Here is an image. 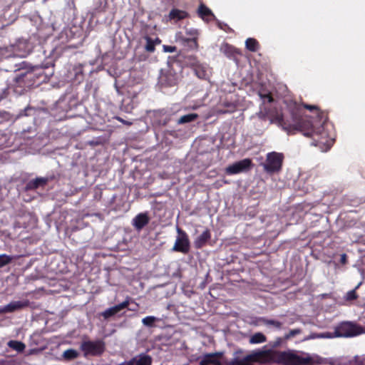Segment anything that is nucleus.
<instances>
[{"mask_svg": "<svg viewBox=\"0 0 365 365\" xmlns=\"http://www.w3.org/2000/svg\"><path fill=\"white\" fill-rule=\"evenodd\" d=\"M198 118V115L197 113H189L185 115L181 116L178 120V124H185L187 123L192 122Z\"/></svg>", "mask_w": 365, "mask_h": 365, "instance_id": "nucleus-25", "label": "nucleus"}, {"mask_svg": "<svg viewBox=\"0 0 365 365\" xmlns=\"http://www.w3.org/2000/svg\"><path fill=\"white\" fill-rule=\"evenodd\" d=\"M176 50H177V48L175 46H168V45H164L163 46V51L165 52L173 53V52L176 51Z\"/></svg>", "mask_w": 365, "mask_h": 365, "instance_id": "nucleus-38", "label": "nucleus"}, {"mask_svg": "<svg viewBox=\"0 0 365 365\" xmlns=\"http://www.w3.org/2000/svg\"><path fill=\"white\" fill-rule=\"evenodd\" d=\"M80 349L83 352L85 357L88 356H101L105 351V343L101 340L83 341Z\"/></svg>", "mask_w": 365, "mask_h": 365, "instance_id": "nucleus-6", "label": "nucleus"}, {"mask_svg": "<svg viewBox=\"0 0 365 365\" xmlns=\"http://www.w3.org/2000/svg\"><path fill=\"white\" fill-rule=\"evenodd\" d=\"M211 233L209 229H206L200 236L194 241V245L196 249L202 248L206 243L210 240Z\"/></svg>", "mask_w": 365, "mask_h": 365, "instance_id": "nucleus-20", "label": "nucleus"}, {"mask_svg": "<svg viewBox=\"0 0 365 365\" xmlns=\"http://www.w3.org/2000/svg\"><path fill=\"white\" fill-rule=\"evenodd\" d=\"M143 39H145V41L146 42V43L145 45V50L149 53L154 52L155 50V46L158 45L161 43V40L158 37H156L155 38H153L152 37H150L148 35H145L143 37Z\"/></svg>", "mask_w": 365, "mask_h": 365, "instance_id": "nucleus-21", "label": "nucleus"}, {"mask_svg": "<svg viewBox=\"0 0 365 365\" xmlns=\"http://www.w3.org/2000/svg\"><path fill=\"white\" fill-rule=\"evenodd\" d=\"M220 50L226 57L235 61L236 63L239 61V56H242V53L238 48L228 43H222Z\"/></svg>", "mask_w": 365, "mask_h": 365, "instance_id": "nucleus-11", "label": "nucleus"}, {"mask_svg": "<svg viewBox=\"0 0 365 365\" xmlns=\"http://www.w3.org/2000/svg\"><path fill=\"white\" fill-rule=\"evenodd\" d=\"M299 333H300L299 329H292L289 331V333L288 334L285 335L284 339H288L290 337L294 336Z\"/></svg>", "mask_w": 365, "mask_h": 365, "instance_id": "nucleus-36", "label": "nucleus"}, {"mask_svg": "<svg viewBox=\"0 0 365 365\" xmlns=\"http://www.w3.org/2000/svg\"><path fill=\"white\" fill-rule=\"evenodd\" d=\"M178 81V74L171 70L162 73L160 76V83L162 86L171 87L177 85Z\"/></svg>", "mask_w": 365, "mask_h": 365, "instance_id": "nucleus-12", "label": "nucleus"}, {"mask_svg": "<svg viewBox=\"0 0 365 365\" xmlns=\"http://www.w3.org/2000/svg\"><path fill=\"white\" fill-rule=\"evenodd\" d=\"M358 298V295L356 292V289L349 291L346 293V299L347 301H352Z\"/></svg>", "mask_w": 365, "mask_h": 365, "instance_id": "nucleus-33", "label": "nucleus"}, {"mask_svg": "<svg viewBox=\"0 0 365 365\" xmlns=\"http://www.w3.org/2000/svg\"><path fill=\"white\" fill-rule=\"evenodd\" d=\"M184 45L190 49H197L198 47L197 38H187L183 39Z\"/></svg>", "mask_w": 365, "mask_h": 365, "instance_id": "nucleus-28", "label": "nucleus"}, {"mask_svg": "<svg viewBox=\"0 0 365 365\" xmlns=\"http://www.w3.org/2000/svg\"><path fill=\"white\" fill-rule=\"evenodd\" d=\"M158 319L153 316H148L142 319V322L145 326L153 327Z\"/></svg>", "mask_w": 365, "mask_h": 365, "instance_id": "nucleus-29", "label": "nucleus"}, {"mask_svg": "<svg viewBox=\"0 0 365 365\" xmlns=\"http://www.w3.org/2000/svg\"><path fill=\"white\" fill-rule=\"evenodd\" d=\"M78 352L76 350L72 349H67L63 353V357L65 360L67 361L75 359L78 356Z\"/></svg>", "mask_w": 365, "mask_h": 365, "instance_id": "nucleus-27", "label": "nucleus"}, {"mask_svg": "<svg viewBox=\"0 0 365 365\" xmlns=\"http://www.w3.org/2000/svg\"><path fill=\"white\" fill-rule=\"evenodd\" d=\"M48 178H36L28 182L25 186V190H34L39 187H43L48 182Z\"/></svg>", "mask_w": 365, "mask_h": 365, "instance_id": "nucleus-16", "label": "nucleus"}, {"mask_svg": "<svg viewBox=\"0 0 365 365\" xmlns=\"http://www.w3.org/2000/svg\"><path fill=\"white\" fill-rule=\"evenodd\" d=\"M195 72L196 76L199 78L205 79L207 76L206 71L200 66L196 67L195 69Z\"/></svg>", "mask_w": 365, "mask_h": 365, "instance_id": "nucleus-32", "label": "nucleus"}, {"mask_svg": "<svg viewBox=\"0 0 365 365\" xmlns=\"http://www.w3.org/2000/svg\"><path fill=\"white\" fill-rule=\"evenodd\" d=\"M340 262L342 264H346L347 262V255L346 254L341 255Z\"/></svg>", "mask_w": 365, "mask_h": 365, "instance_id": "nucleus-39", "label": "nucleus"}, {"mask_svg": "<svg viewBox=\"0 0 365 365\" xmlns=\"http://www.w3.org/2000/svg\"><path fill=\"white\" fill-rule=\"evenodd\" d=\"M12 259L13 257L9 255L5 254L0 255V268L11 263Z\"/></svg>", "mask_w": 365, "mask_h": 365, "instance_id": "nucleus-30", "label": "nucleus"}, {"mask_svg": "<svg viewBox=\"0 0 365 365\" xmlns=\"http://www.w3.org/2000/svg\"><path fill=\"white\" fill-rule=\"evenodd\" d=\"M117 119H118L119 121H120V122H124V120H123L122 118H119V117H118Z\"/></svg>", "mask_w": 365, "mask_h": 365, "instance_id": "nucleus-43", "label": "nucleus"}, {"mask_svg": "<svg viewBox=\"0 0 365 365\" xmlns=\"http://www.w3.org/2000/svg\"><path fill=\"white\" fill-rule=\"evenodd\" d=\"M177 232L178 233V236L176 238L172 250L183 254H187L190 248V243L188 235L180 227L177 228Z\"/></svg>", "mask_w": 365, "mask_h": 365, "instance_id": "nucleus-9", "label": "nucleus"}, {"mask_svg": "<svg viewBox=\"0 0 365 365\" xmlns=\"http://www.w3.org/2000/svg\"><path fill=\"white\" fill-rule=\"evenodd\" d=\"M30 306V302L28 299L23 301H13L6 304V309L9 313H12L16 311L21 310Z\"/></svg>", "mask_w": 365, "mask_h": 365, "instance_id": "nucleus-18", "label": "nucleus"}, {"mask_svg": "<svg viewBox=\"0 0 365 365\" xmlns=\"http://www.w3.org/2000/svg\"><path fill=\"white\" fill-rule=\"evenodd\" d=\"M197 15L204 21H209L215 18L214 14L203 3H200L197 9Z\"/></svg>", "mask_w": 365, "mask_h": 365, "instance_id": "nucleus-19", "label": "nucleus"}, {"mask_svg": "<svg viewBox=\"0 0 365 365\" xmlns=\"http://www.w3.org/2000/svg\"><path fill=\"white\" fill-rule=\"evenodd\" d=\"M218 26L220 29L226 31L227 29H230L229 26L227 24H222L219 22Z\"/></svg>", "mask_w": 365, "mask_h": 365, "instance_id": "nucleus-41", "label": "nucleus"}, {"mask_svg": "<svg viewBox=\"0 0 365 365\" xmlns=\"http://www.w3.org/2000/svg\"><path fill=\"white\" fill-rule=\"evenodd\" d=\"M362 333L361 327L352 322H344L335 329L334 336L336 337H353Z\"/></svg>", "mask_w": 365, "mask_h": 365, "instance_id": "nucleus-7", "label": "nucleus"}, {"mask_svg": "<svg viewBox=\"0 0 365 365\" xmlns=\"http://www.w3.org/2000/svg\"><path fill=\"white\" fill-rule=\"evenodd\" d=\"M9 313L6 309V305L0 307V314Z\"/></svg>", "mask_w": 365, "mask_h": 365, "instance_id": "nucleus-42", "label": "nucleus"}, {"mask_svg": "<svg viewBox=\"0 0 365 365\" xmlns=\"http://www.w3.org/2000/svg\"><path fill=\"white\" fill-rule=\"evenodd\" d=\"M265 324L267 325H272L277 329H280L282 327V323L274 319H267L265 321Z\"/></svg>", "mask_w": 365, "mask_h": 365, "instance_id": "nucleus-35", "label": "nucleus"}, {"mask_svg": "<svg viewBox=\"0 0 365 365\" xmlns=\"http://www.w3.org/2000/svg\"><path fill=\"white\" fill-rule=\"evenodd\" d=\"M222 356V352H215L203 355L200 361V365H222L220 359Z\"/></svg>", "mask_w": 365, "mask_h": 365, "instance_id": "nucleus-13", "label": "nucleus"}, {"mask_svg": "<svg viewBox=\"0 0 365 365\" xmlns=\"http://www.w3.org/2000/svg\"><path fill=\"white\" fill-rule=\"evenodd\" d=\"M254 166L250 158H245L230 165L225 168V173L227 175H236L241 173L250 171Z\"/></svg>", "mask_w": 365, "mask_h": 365, "instance_id": "nucleus-8", "label": "nucleus"}, {"mask_svg": "<svg viewBox=\"0 0 365 365\" xmlns=\"http://www.w3.org/2000/svg\"><path fill=\"white\" fill-rule=\"evenodd\" d=\"M259 96L260 98L262 99L264 101H267L268 103H272L274 101V98L270 92L266 93V92H263V91H259Z\"/></svg>", "mask_w": 365, "mask_h": 365, "instance_id": "nucleus-31", "label": "nucleus"}, {"mask_svg": "<svg viewBox=\"0 0 365 365\" xmlns=\"http://www.w3.org/2000/svg\"><path fill=\"white\" fill-rule=\"evenodd\" d=\"M48 81V76L45 73V68L36 66L31 70L21 73L14 79L13 90L16 94L21 95L28 89L38 86Z\"/></svg>", "mask_w": 365, "mask_h": 365, "instance_id": "nucleus-2", "label": "nucleus"}, {"mask_svg": "<svg viewBox=\"0 0 365 365\" xmlns=\"http://www.w3.org/2000/svg\"><path fill=\"white\" fill-rule=\"evenodd\" d=\"M264 363L274 362L283 365H314V360L307 356H301L290 351H279L272 349L262 351Z\"/></svg>", "mask_w": 365, "mask_h": 365, "instance_id": "nucleus-3", "label": "nucleus"}, {"mask_svg": "<svg viewBox=\"0 0 365 365\" xmlns=\"http://www.w3.org/2000/svg\"><path fill=\"white\" fill-rule=\"evenodd\" d=\"M130 304L129 299H126L124 302L113 306L112 307H110L107 309H106L104 312H103L101 315L105 319H108L111 317H113L117 313H118L120 311H121L123 309H125L128 307Z\"/></svg>", "mask_w": 365, "mask_h": 365, "instance_id": "nucleus-14", "label": "nucleus"}, {"mask_svg": "<svg viewBox=\"0 0 365 365\" xmlns=\"http://www.w3.org/2000/svg\"><path fill=\"white\" fill-rule=\"evenodd\" d=\"M150 222V217L147 212L138 214L133 220V227L138 231L145 227Z\"/></svg>", "mask_w": 365, "mask_h": 365, "instance_id": "nucleus-15", "label": "nucleus"}, {"mask_svg": "<svg viewBox=\"0 0 365 365\" xmlns=\"http://www.w3.org/2000/svg\"><path fill=\"white\" fill-rule=\"evenodd\" d=\"M289 113L291 120L285 119L282 113L270 112L269 120L272 123H276L286 130L288 133L292 130L299 131L304 135L312 138V145L319 146L320 148L327 150L331 148L333 140L325 130V123L321 122L315 123L304 119L302 110L295 101L286 99L284 101Z\"/></svg>", "mask_w": 365, "mask_h": 365, "instance_id": "nucleus-1", "label": "nucleus"}, {"mask_svg": "<svg viewBox=\"0 0 365 365\" xmlns=\"http://www.w3.org/2000/svg\"><path fill=\"white\" fill-rule=\"evenodd\" d=\"M299 106V104L297 103ZM302 110V118L309 120L314 123L321 122L326 123L328 120V115L326 112L320 110L316 106L304 103L300 105Z\"/></svg>", "mask_w": 365, "mask_h": 365, "instance_id": "nucleus-5", "label": "nucleus"}, {"mask_svg": "<svg viewBox=\"0 0 365 365\" xmlns=\"http://www.w3.org/2000/svg\"><path fill=\"white\" fill-rule=\"evenodd\" d=\"M267 339L264 334L257 332L251 336L250 339V344H260L266 341Z\"/></svg>", "mask_w": 365, "mask_h": 365, "instance_id": "nucleus-26", "label": "nucleus"}, {"mask_svg": "<svg viewBox=\"0 0 365 365\" xmlns=\"http://www.w3.org/2000/svg\"><path fill=\"white\" fill-rule=\"evenodd\" d=\"M7 345L12 349L21 353L23 352L25 350L26 345L19 341L16 340H10Z\"/></svg>", "mask_w": 365, "mask_h": 365, "instance_id": "nucleus-24", "label": "nucleus"}, {"mask_svg": "<svg viewBox=\"0 0 365 365\" xmlns=\"http://www.w3.org/2000/svg\"><path fill=\"white\" fill-rule=\"evenodd\" d=\"M132 359H134V365H152L153 362L152 357L145 354H140Z\"/></svg>", "mask_w": 365, "mask_h": 365, "instance_id": "nucleus-22", "label": "nucleus"}, {"mask_svg": "<svg viewBox=\"0 0 365 365\" xmlns=\"http://www.w3.org/2000/svg\"><path fill=\"white\" fill-rule=\"evenodd\" d=\"M246 48L252 52H255L259 48V42L253 38H248L245 41Z\"/></svg>", "mask_w": 365, "mask_h": 365, "instance_id": "nucleus-23", "label": "nucleus"}, {"mask_svg": "<svg viewBox=\"0 0 365 365\" xmlns=\"http://www.w3.org/2000/svg\"><path fill=\"white\" fill-rule=\"evenodd\" d=\"M283 160L282 153L274 151L268 153L265 162L262 164L264 171L269 175L279 173L282 168Z\"/></svg>", "mask_w": 365, "mask_h": 365, "instance_id": "nucleus-4", "label": "nucleus"}, {"mask_svg": "<svg viewBox=\"0 0 365 365\" xmlns=\"http://www.w3.org/2000/svg\"><path fill=\"white\" fill-rule=\"evenodd\" d=\"M283 342V339L281 337H278L274 341L269 343V345L272 348L275 349L279 347Z\"/></svg>", "mask_w": 365, "mask_h": 365, "instance_id": "nucleus-34", "label": "nucleus"}, {"mask_svg": "<svg viewBox=\"0 0 365 365\" xmlns=\"http://www.w3.org/2000/svg\"><path fill=\"white\" fill-rule=\"evenodd\" d=\"M262 351L247 355L242 359H234L227 363V365H252V362L264 363Z\"/></svg>", "mask_w": 365, "mask_h": 365, "instance_id": "nucleus-10", "label": "nucleus"}, {"mask_svg": "<svg viewBox=\"0 0 365 365\" xmlns=\"http://www.w3.org/2000/svg\"><path fill=\"white\" fill-rule=\"evenodd\" d=\"M189 14L185 10L173 8L169 12L168 18L170 21L178 22L189 17Z\"/></svg>", "mask_w": 365, "mask_h": 365, "instance_id": "nucleus-17", "label": "nucleus"}, {"mask_svg": "<svg viewBox=\"0 0 365 365\" xmlns=\"http://www.w3.org/2000/svg\"><path fill=\"white\" fill-rule=\"evenodd\" d=\"M2 138H4V141L0 142V149L6 146V136L5 135H1Z\"/></svg>", "mask_w": 365, "mask_h": 365, "instance_id": "nucleus-40", "label": "nucleus"}, {"mask_svg": "<svg viewBox=\"0 0 365 365\" xmlns=\"http://www.w3.org/2000/svg\"><path fill=\"white\" fill-rule=\"evenodd\" d=\"M9 89H10V88L8 86L2 90V91L0 94V101L2 99H4L8 96V95L9 93Z\"/></svg>", "mask_w": 365, "mask_h": 365, "instance_id": "nucleus-37", "label": "nucleus"}]
</instances>
